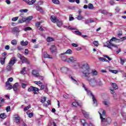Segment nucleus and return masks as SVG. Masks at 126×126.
Wrapping results in <instances>:
<instances>
[{
    "label": "nucleus",
    "instance_id": "1",
    "mask_svg": "<svg viewBox=\"0 0 126 126\" xmlns=\"http://www.w3.org/2000/svg\"><path fill=\"white\" fill-rule=\"evenodd\" d=\"M81 68L83 76L88 79L92 74V70L90 69V66L88 63L84 64L82 65Z\"/></svg>",
    "mask_w": 126,
    "mask_h": 126
},
{
    "label": "nucleus",
    "instance_id": "2",
    "mask_svg": "<svg viewBox=\"0 0 126 126\" xmlns=\"http://www.w3.org/2000/svg\"><path fill=\"white\" fill-rule=\"evenodd\" d=\"M117 40H118L121 42H123V41H125V40H126V36L122 37L120 39H117L115 37H112V38L109 41H107L106 42L107 45H104L103 46L104 47H107V48H108V49H110V50H112V47H113L114 48H116L117 49H118V45H115L113 44V43H112V42H116Z\"/></svg>",
    "mask_w": 126,
    "mask_h": 126
},
{
    "label": "nucleus",
    "instance_id": "3",
    "mask_svg": "<svg viewBox=\"0 0 126 126\" xmlns=\"http://www.w3.org/2000/svg\"><path fill=\"white\" fill-rule=\"evenodd\" d=\"M101 122L106 123L107 119H106V111L105 110H101L98 112Z\"/></svg>",
    "mask_w": 126,
    "mask_h": 126
},
{
    "label": "nucleus",
    "instance_id": "4",
    "mask_svg": "<svg viewBox=\"0 0 126 126\" xmlns=\"http://www.w3.org/2000/svg\"><path fill=\"white\" fill-rule=\"evenodd\" d=\"M86 91H87V93L88 95H89V96H91V97H92L94 106H97V100H96V98H95V96H94L93 94H92V92L90 91V90H88V89H87Z\"/></svg>",
    "mask_w": 126,
    "mask_h": 126
},
{
    "label": "nucleus",
    "instance_id": "5",
    "mask_svg": "<svg viewBox=\"0 0 126 126\" xmlns=\"http://www.w3.org/2000/svg\"><path fill=\"white\" fill-rule=\"evenodd\" d=\"M18 58H19L21 62H22V63H29L28 61H27V58H26L25 57L22 56V55L20 53H18L17 54Z\"/></svg>",
    "mask_w": 126,
    "mask_h": 126
},
{
    "label": "nucleus",
    "instance_id": "6",
    "mask_svg": "<svg viewBox=\"0 0 126 126\" xmlns=\"http://www.w3.org/2000/svg\"><path fill=\"white\" fill-rule=\"evenodd\" d=\"M28 91L29 92H32L33 91L34 94H38L39 93V89L35 87L31 86L28 88Z\"/></svg>",
    "mask_w": 126,
    "mask_h": 126
},
{
    "label": "nucleus",
    "instance_id": "7",
    "mask_svg": "<svg viewBox=\"0 0 126 126\" xmlns=\"http://www.w3.org/2000/svg\"><path fill=\"white\" fill-rule=\"evenodd\" d=\"M104 58H106V59H108V60H107V59L103 58V57H100L99 58V61H100V62H106V63H110L109 61H112V58L109 57V56H108V55H103Z\"/></svg>",
    "mask_w": 126,
    "mask_h": 126
},
{
    "label": "nucleus",
    "instance_id": "8",
    "mask_svg": "<svg viewBox=\"0 0 126 126\" xmlns=\"http://www.w3.org/2000/svg\"><path fill=\"white\" fill-rule=\"evenodd\" d=\"M12 32L13 34H14L16 35V37H18V36H19V33L20 32L19 27H14L12 30Z\"/></svg>",
    "mask_w": 126,
    "mask_h": 126
},
{
    "label": "nucleus",
    "instance_id": "9",
    "mask_svg": "<svg viewBox=\"0 0 126 126\" xmlns=\"http://www.w3.org/2000/svg\"><path fill=\"white\" fill-rule=\"evenodd\" d=\"M87 80L89 81V84L91 86H96V79L94 78H91L90 79H88Z\"/></svg>",
    "mask_w": 126,
    "mask_h": 126
},
{
    "label": "nucleus",
    "instance_id": "10",
    "mask_svg": "<svg viewBox=\"0 0 126 126\" xmlns=\"http://www.w3.org/2000/svg\"><path fill=\"white\" fill-rule=\"evenodd\" d=\"M60 56L63 62H65V63H68V58H67V57L65 56V54L64 53H61Z\"/></svg>",
    "mask_w": 126,
    "mask_h": 126
},
{
    "label": "nucleus",
    "instance_id": "11",
    "mask_svg": "<svg viewBox=\"0 0 126 126\" xmlns=\"http://www.w3.org/2000/svg\"><path fill=\"white\" fill-rule=\"evenodd\" d=\"M16 62H17V59L15 57H13L11 58L9 63L11 65H14V64L16 63Z\"/></svg>",
    "mask_w": 126,
    "mask_h": 126
},
{
    "label": "nucleus",
    "instance_id": "12",
    "mask_svg": "<svg viewBox=\"0 0 126 126\" xmlns=\"http://www.w3.org/2000/svg\"><path fill=\"white\" fill-rule=\"evenodd\" d=\"M25 1L29 5H33L36 2V0H25Z\"/></svg>",
    "mask_w": 126,
    "mask_h": 126
},
{
    "label": "nucleus",
    "instance_id": "13",
    "mask_svg": "<svg viewBox=\"0 0 126 126\" xmlns=\"http://www.w3.org/2000/svg\"><path fill=\"white\" fill-rule=\"evenodd\" d=\"M61 70L63 73L66 74V73H67V72H68L69 69L66 67H63L61 68Z\"/></svg>",
    "mask_w": 126,
    "mask_h": 126
},
{
    "label": "nucleus",
    "instance_id": "14",
    "mask_svg": "<svg viewBox=\"0 0 126 126\" xmlns=\"http://www.w3.org/2000/svg\"><path fill=\"white\" fill-rule=\"evenodd\" d=\"M96 85H97V86H103V83L101 81V79L98 78L96 79Z\"/></svg>",
    "mask_w": 126,
    "mask_h": 126
},
{
    "label": "nucleus",
    "instance_id": "15",
    "mask_svg": "<svg viewBox=\"0 0 126 126\" xmlns=\"http://www.w3.org/2000/svg\"><path fill=\"white\" fill-rule=\"evenodd\" d=\"M18 86H19V84L18 83H15L13 86L12 88L15 92H16V91L18 90Z\"/></svg>",
    "mask_w": 126,
    "mask_h": 126
},
{
    "label": "nucleus",
    "instance_id": "16",
    "mask_svg": "<svg viewBox=\"0 0 126 126\" xmlns=\"http://www.w3.org/2000/svg\"><path fill=\"white\" fill-rule=\"evenodd\" d=\"M32 74L34 77H39V72L36 70L32 71Z\"/></svg>",
    "mask_w": 126,
    "mask_h": 126
},
{
    "label": "nucleus",
    "instance_id": "17",
    "mask_svg": "<svg viewBox=\"0 0 126 126\" xmlns=\"http://www.w3.org/2000/svg\"><path fill=\"white\" fill-rule=\"evenodd\" d=\"M50 19L53 23H56V22L59 21V19H57V17L55 16H51Z\"/></svg>",
    "mask_w": 126,
    "mask_h": 126
},
{
    "label": "nucleus",
    "instance_id": "18",
    "mask_svg": "<svg viewBox=\"0 0 126 126\" xmlns=\"http://www.w3.org/2000/svg\"><path fill=\"white\" fill-rule=\"evenodd\" d=\"M6 87H7V90H10L12 89V85H11V84L9 83V82H6Z\"/></svg>",
    "mask_w": 126,
    "mask_h": 126
},
{
    "label": "nucleus",
    "instance_id": "19",
    "mask_svg": "<svg viewBox=\"0 0 126 126\" xmlns=\"http://www.w3.org/2000/svg\"><path fill=\"white\" fill-rule=\"evenodd\" d=\"M15 116V122L17 123L18 124L20 122V117H19V115H14Z\"/></svg>",
    "mask_w": 126,
    "mask_h": 126
},
{
    "label": "nucleus",
    "instance_id": "20",
    "mask_svg": "<svg viewBox=\"0 0 126 126\" xmlns=\"http://www.w3.org/2000/svg\"><path fill=\"white\" fill-rule=\"evenodd\" d=\"M82 113L84 115L85 118H86L87 119L89 118V113L88 112H87L85 110H82Z\"/></svg>",
    "mask_w": 126,
    "mask_h": 126
},
{
    "label": "nucleus",
    "instance_id": "21",
    "mask_svg": "<svg viewBox=\"0 0 126 126\" xmlns=\"http://www.w3.org/2000/svg\"><path fill=\"white\" fill-rule=\"evenodd\" d=\"M110 92L113 95V97L115 100H117V94L115 92L114 90H110Z\"/></svg>",
    "mask_w": 126,
    "mask_h": 126
},
{
    "label": "nucleus",
    "instance_id": "22",
    "mask_svg": "<svg viewBox=\"0 0 126 126\" xmlns=\"http://www.w3.org/2000/svg\"><path fill=\"white\" fill-rule=\"evenodd\" d=\"M77 59L74 57H70V58H68V63H69V62L75 63V62H77Z\"/></svg>",
    "mask_w": 126,
    "mask_h": 126
},
{
    "label": "nucleus",
    "instance_id": "23",
    "mask_svg": "<svg viewBox=\"0 0 126 126\" xmlns=\"http://www.w3.org/2000/svg\"><path fill=\"white\" fill-rule=\"evenodd\" d=\"M20 44L21 46H26L28 45V44H29V42H28V41H26L24 42V40H22L20 42Z\"/></svg>",
    "mask_w": 126,
    "mask_h": 126
},
{
    "label": "nucleus",
    "instance_id": "24",
    "mask_svg": "<svg viewBox=\"0 0 126 126\" xmlns=\"http://www.w3.org/2000/svg\"><path fill=\"white\" fill-rule=\"evenodd\" d=\"M33 19L32 16H30L27 18H25L26 22H30Z\"/></svg>",
    "mask_w": 126,
    "mask_h": 126
},
{
    "label": "nucleus",
    "instance_id": "25",
    "mask_svg": "<svg viewBox=\"0 0 126 126\" xmlns=\"http://www.w3.org/2000/svg\"><path fill=\"white\" fill-rule=\"evenodd\" d=\"M57 50V48L56 47V46L55 45H52L50 48V51L51 53H55Z\"/></svg>",
    "mask_w": 126,
    "mask_h": 126
},
{
    "label": "nucleus",
    "instance_id": "26",
    "mask_svg": "<svg viewBox=\"0 0 126 126\" xmlns=\"http://www.w3.org/2000/svg\"><path fill=\"white\" fill-rule=\"evenodd\" d=\"M43 58H44L45 59H52V58L50 57V55H48V53H47V52H46L43 53Z\"/></svg>",
    "mask_w": 126,
    "mask_h": 126
},
{
    "label": "nucleus",
    "instance_id": "27",
    "mask_svg": "<svg viewBox=\"0 0 126 126\" xmlns=\"http://www.w3.org/2000/svg\"><path fill=\"white\" fill-rule=\"evenodd\" d=\"M81 123L82 124L83 126H89V125L86 123V121H85V120L82 119L81 120Z\"/></svg>",
    "mask_w": 126,
    "mask_h": 126
},
{
    "label": "nucleus",
    "instance_id": "28",
    "mask_svg": "<svg viewBox=\"0 0 126 126\" xmlns=\"http://www.w3.org/2000/svg\"><path fill=\"white\" fill-rule=\"evenodd\" d=\"M98 12H99V13H102V14H107L108 13V12H107V11L104 9L99 10Z\"/></svg>",
    "mask_w": 126,
    "mask_h": 126
},
{
    "label": "nucleus",
    "instance_id": "29",
    "mask_svg": "<svg viewBox=\"0 0 126 126\" xmlns=\"http://www.w3.org/2000/svg\"><path fill=\"white\" fill-rule=\"evenodd\" d=\"M46 40L47 42H48V43H50V42H53V41L55 40L54 38L51 37L50 36L47 37Z\"/></svg>",
    "mask_w": 126,
    "mask_h": 126
},
{
    "label": "nucleus",
    "instance_id": "30",
    "mask_svg": "<svg viewBox=\"0 0 126 126\" xmlns=\"http://www.w3.org/2000/svg\"><path fill=\"white\" fill-rule=\"evenodd\" d=\"M6 59V57H4V58H1L0 60V62L1 64H2V65L4 64V63H5V59Z\"/></svg>",
    "mask_w": 126,
    "mask_h": 126
},
{
    "label": "nucleus",
    "instance_id": "31",
    "mask_svg": "<svg viewBox=\"0 0 126 126\" xmlns=\"http://www.w3.org/2000/svg\"><path fill=\"white\" fill-rule=\"evenodd\" d=\"M79 65H80L79 63H76L73 66V68H74V69H77V68H78V67H79Z\"/></svg>",
    "mask_w": 126,
    "mask_h": 126
},
{
    "label": "nucleus",
    "instance_id": "32",
    "mask_svg": "<svg viewBox=\"0 0 126 126\" xmlns=\"http://www.w3.org/2000/svg\"><path fill=\"white\" fill-rule=\"evenodd\" d=\"M12 66H13V65H12L11 64H9L8 63V65L6 67L7 70H8L9 71H10V70H11Z\"/></svg>",
    "mask_w": 126,
    "mask_h": 126
},
{
    "label": "nucleus",
    "instance_id": "33",
    "mask_svg": "<svg viewBox=\"0 0 126 126\" xmlns=\"http://www.w3.org/2000/svg\"><path fill=\"white\" fill-rule=\"evenodd\" d=\"M65 55L67 54L68 55H71L72 54V51L70 49H68L65 53H63Z\"/></svg>",
    "mask_w": 126,
    "mask_h": 126
},
{
    "label": "nucleus",
    "instance_id": "34",
    "mask_svg": "<svg viewBox=\"0 0 126 126\" xmlns=\"http://www.w3.org/2000/svg\"><path fill=\"white\" fill-rule=\"evenodd\" d=\"M36 9L37 11H40V12H43V8H42L40 6H36Z\"/></svg>",
    "mask_w": 126,
    "mask_h": 126
},
{
    "label": "nucleus",
    "instance_id": "35",
    "mask_svg": "<svg viewBox=\"0 0 126 126\" xmlns=\"http://www.w3.org/2000/svg\"><path fill=\"white\" fill-rule=\"evenodd\" d=\"M88 8H89V9H94V6L93 5V4H92L91 3H90L88 4Z\"/></svg>",
    "mask_w": 126,
    "mask_h": 126
},
{
    "label": "nucleus",
    "instance_id": "36",
    "mask_svg": "<svg viewBox=\"0 0 126 126\" xmlns=\"http://www.w3.org/2000/svg\"><path fill=\"white\" fill-rule=\"evenodd\" d=\"M76 18L78 20H82V19H84V17L81 14H79Z\"/></svg>",
    "mask_w": 126,
    "mask_h": 126
},
{
    "label": "nucleus",
    "instance_id": "37",
    "mask_svg": "<svg viewBox=\"0 0 126 126\" xmlns=\"http://www.w3.org/2000/svg\"><path fill=\"white\" fill-rule=\"evenodd\" d=\"M24 22H26L25 21V18H23L22 19H19L18 20V23H24Z\"/></svg>",
    "mask_w": 126,
    "mask_h": 126
},
{
    "label": "nucleus",
    "instance_id": "38",
    "mask_svg": "<svg viewBox=\"0 0 126 126\" xmlns=\"http://www.w3.org/2000/svg\"><path fill=\"white\" fill-rule=\"evenodd\" d=\"M56 22L58 27H62V26L63 25V22L60 21V20H58V21Z\"/></svg>",
    "mask_w": 126,
    "mask_h": 126
},
{
    "label": "nucleus",
    "instance_id": "39",
    "mask_svg": "<svg viewBox=\"0 0 126 126\" xmlns=\"http://www.w3.org/2000/svg\"><path fill=\"white\" fill-rule=\"evenodd\" d=\"M92 74H93V75H94V76H96V75H98V72H97L96 70H92Z\"/></svg>",
    "mask_w": 126,
    "mask_h": 126
},
{
    "label": "nucleus",
    "instance_id": "40",
    "mask_svg": "<svg viewBox=\"0 0 126 126\" xmlns=\"http://www.w3.org/2000/svg\"><path fill=\"white\" fill-rule=\"evenodd\" d=\"M72 105L73 107H77V106L79 105V103H78V102L77 101H75L72 103Z\"/></svg>",
    "mask_w": 126,
    "mask_h": 126
},
{
    "label": "nucleus",
    "instance_id": "41",
    "mask_svg": "<svg viewBox=\"0 0 126 126\" xmlns=\"http://www.w3.org/2000/svg\"><path fill=\"white\" fill-rule=\"evenodd\" d=\"M0 118L1 119H5L6 118V115H5V113H2L0 115Z\"/></svg>",
    "mask_w": 126,
    "mask_h": 126
},
{
    "label": "nucleus",
    "instance_id": "42",
    "mask_svg": "<svg viewBox=\"0 0 126 126\" xmlns=\"http://www.w3.org/2000/svg\"><path fill=\"white\" fill-rule=\"evenodd\" d=\"M111 86H112L113 88H114V89H118V86L117 85V84L116 83H111Z\"/></svg>",
    "mask_w": 126,
    "mask_h": 126
},
{
    "label": "nucleus",
    "instance_id": "43",
    "mask_svg": "<svg viewBox=\"0 0 126 126\" xmlns=\"http://www.w3.org/2000/svg\"><path fill=\"white\" fill-rule=\"evenodd\" d=\"M52 2L54 3V4H60V2L59 0H52Z\"/></svg>",
    "mask_w": 126,
    "mask_h": 126
},
{
    "label": "nucleus",
    "instance_id": "44",
    "mask_svg": "<svg viewBox=\"0 0 126 126\" xmlns=\"http://www.w3.org/2000/svg\"><path fill=\"white\" fill-rule=\"evenodd\" d=\"M93 44L95 47H98L99 46V42L98 41H94L93 42Z\"/></svg>",
    "mask_w": 126,
    "mask_h": 126
},
{
    "label": "nucleus",
    "instance_id": "45",
    "mask_svg": "<svg viewBox=\"0 0 126 126\" xmlns=\"http://www.w3.org/2000/svg\"><path fill=\"white\" fill-rule=\"evenodd\" d=\"M110 72H112V73H114V74H117L119 71L117 70H109Z\"/></svg>",
    "mask_w": 126,
    "mask_h": 126
},
{
    "label": "nucleus",
    "instance_id": "46",
    "mask_svg": "<svg viewBox=\"0 0 126 126\" xmlns=\"http://www.w3.org/2000/svg\"><path fill=\"white\" fill-rule=\"evenodd\" d=\"M39 87H40V90H44L45 89V85H43L42 83L39 85Z\"/></svg>",
    "mask_w": 126,
    "mask_h": 126
},
{
    "label": "nucleus",
    "instance_id": "47",
    "mask_svg": "<svg viewBox=\"0 0 126 126\" xmlns=\"http://www.w3.org/2000/svg\"><path fill=\"white\" fill-rule=\"evenodd\" d=\"M120 61H121V64L122 65H124V63H126V59H123L121 58Z\"/></svg>",
    "mask_w": 126,
    "mask_h": 126
},
{
    "label": "nucleus",
    "instance_id": "48",
    "mask_svg": "<svg viewBox=\"0 0 126 126\" xmlns=\"http://www.w3.org/2000/svg\"><path fill=\"white\" fill-rule=\"evenodd\" d=\"M74 33L76 34V35H78L79 36H81V32L78 31H75L74 32Z\"/></svg>",
    "mask_w": 126,
    "mask_h": 126
},
{
    "label": "nucleus",
    "instance_id": "49",
    "mask_svg": "<svg viewBox=\"0 0 126 126\" xmlns=\"http://www.w3.org/2000/svg\"><path fill=\"white\" fill-rule=\"evenodd\" d=\"M103 104L106 106V107H109V106H110V102L109 101H103Z\"/></svg>",
    "mask_w": 126,
    "mask_h": 126
},
{
    "label": "nucleus",
    "instance_id": "50",
    "mask_svg": "<svg viewBox=\"0 0 126 126\" xmlns=\"http://www.w3.org/2000/svg\"><path fill=\"white\" fill-rule=\"evenodd\" d=\"M11 44L12 45H17V41H16V39H13L11 41Z\"/></svg>",
    "mask_w": 126,
    "mask_h": 126
},
{
    "label": "nucleus",
    "instance_id": "51",
    "mask_svg": "<svg viewBox=\"0 0 126 126\" xmlns=\"http://www.w3.org/2000/svg\"><path fill=\"white\" fill-rule=\"evenodd\" d=\"M30 108H31V105H29L28 106H26V107H25L24 108V110L25 111H28V110H29V109H30Z\"/></svg>",
    "mask_w": 126,
    "mask_h": 126
},
{
    "label": "nucleus",
    "instance_id": "52",
    "mask_svg": "<svg viewBox=\"0 0 126 126\" xmlns=\"http://www.w3.org/2000/svg\"><path fill=\"white\" fill-rule=\"evenodd\" d=\"M28 11V9H27L20 10V12H21L22 13L23 12L25 13H26V12H27Z\"/></svg>",
    "mask_w": 126,
    "mask_h": 126
},
{
    "label": "nucleus",
    "instance_id": "53",
    "mask_svg": "<svg viewBox=\"0 0 126 126\" xmlns=\"http://www.w3.org/2000/svg\"><path fill=\"white\" fill-rule=\"evenodd\" d=\"M3 103H4V99L1 98V99L0 100V107H1V106H2V104H3Z\"/></svg>",
    "mask_w": 126,
    "mask_h": 126
},
{
    "label": "nucleus",
    "instance_id": "54",
    "mask_svg": "<svg viewBox=\"0 0 126 126\" xmlns=\"http://www.w3.org/2000/svg\"><path fill=\"white\" fill-rule=\"evenodd\" d=\"M26 86H27V84H25V83H22L21 84L22 88H23V89H25V88H26Z\"/></svg>",
    "mask_w": 126,
    "mask_h": 126
},
{
    "label": "nucleus",
    "instance_id": "55",
    "mask_svg": "<svg viewBox=\"0 0 126 126\" xmlns=\"http://www.w3.org/2000/svg\"><path fill=\"white\" fill-rule=\"evenodd\" d=\"M71 79L72 81V82H73V83H74L75 84H77V81H76V80H75L74 78H73V77H71Z\"/></svg>",
    "mask_w": 126,
    "mask_h": 126
},
{
    "label": "nucleus",
    "instance_id": "56",
    "mask_svg": "<svg viewBox=\"0 0 126 126\" xmlns=\"http://www.w3.org/2000/svg\"><path fill=\"white\" fill-rule=\"evenodd\" d=\"M24 31H30V30H32V29L30 27H28L25 28L24 29Z\"/></svg>",
    "mask_w": 126,
    "mask_h": 126
},
{
    "label": "nucleus",
    "instance_id": "57",
    "mask_svg": "<svg viewBox=\"0 0 126 126\" xmlns=\"http://www.w3.org/2000/svg\"><path fill=\"white\" fill-rule=\"evenodd\" d=\"M34 83L35 84H36L37 85H38V86H39L42 83V82H41V81H34Z\"/></svg>",
    "mask_w": 126,
    "mask_h": 126
},
{
    "label": "nucleus",
    "instance_id": "58",
    "mask_svg": "<svg viewBox=\"0 0 126 126\" xmlns=\"http://www.w3.org/2000/svg\"><path fill=\"white\" fill-rule=\"evenodd\" d=\"M18 17H15L12 18V21H17L18 20Z\"/></svg>",
    "mask_w": 126,
    "mask_h": 126
},
{
    "label": "nucleus",
    "instance_id": "59",
    "mask_svg": "<svg viewBox=\"0 0 126 126\" xmlns=\"http://www.w3.org/2000/svg\"><path fill=\"white\" fill-rule=\"evenodd\" d=\"M40 102L41 103H45V102H46V97H42L41 99V101Z\"/></svg>",
    "mask_w": 126,
    "mask_h": 126
},
{
    "label": "nucleus",
    "instance_id": "60",
    "mask_svg": "<svg viewBox=\"0 0 126 126\" xmlns=\"http://www.w3.org/2000/svg\"><path fill=\"white\" fill-rule=\"evenodd\" d=\"M72 20H74V18L72 17V15H69V21H72Z\"/></svg>",
    "mask_w": 126,
    "mask_h": 126
},
{
    "label": "nucleus",
    "instance_id": "61",
    "mask_svg": "<svg viewBox=\"0 0 126 126\" xmlns=\"http://www.w3.org/2000/svg\"><path fill=\"white\" fill-rule=\"evenodd\" d=\"M26 70V68L24 67L23 69L21 71V74H24V72Z\"/></svg>",
    "mask_w": 126,
    "mask_h": 126
},
{
    "label": "nucleus",
    "instance_id": "62",
    "mask_svg": "<svg viewBox=\"0 0 126 126\" xmlns=\"http://www.w3.org/2000/svg\"><path fill=\"white\" fill-rule=\"evenodd\" d=\"M41 25V23L40 22H37L35 24V26L37 28H39L40 27V25Z\"/></svg>",
    "mask_w": 126,
    "mask_h": 126
},
{
    "label": "nucleus",
    "instance_id": "63",
    "mask_svg": "<svg viewBox=\"0 0 126 126\" xmlns=\"http://www.w3.org/2000/svg\"><path fill=\"white\" fill-rule=\"evenodd\" d=\"M109 3L111 4V5H114L115 4V1H114L113 0H111L109 2Z\"/></svg>",
    "mask_w": 126,
    "mask_h": 126
},
{
    "label": "nucleus",
    "instance_id": "64",
    "mask_svg": "<svg viewBox=\"0 0 126 126\" xmlns=\"http://www.w3.org/2000/svg\"><path fill=\"white\" fill-rule=\"evenodd\" d=\"M6 111L8 112H10V106H7L6 108Z\"/></svg>",
    "mask_w": 126,
    "mask_h": 126
}]
</instances>
